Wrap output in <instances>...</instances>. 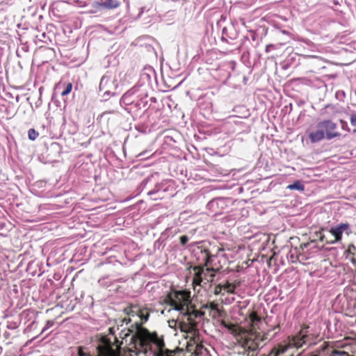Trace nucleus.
<instances>
[{"instance_id": "a211bd4d", "label": "nucleus", "mask_w": 356, "mask_h": 356, "mask_svg": "<svg viewBox=\"0 0 356 356\" xmlns=\"http://www.w3.org/2000/svg\"><path fill=\"white\" fill-rule=\"evenodd\" d=\"M28 136L30 140H35L38 136V133L34 129H30L28 131Z\"/></svg>"}, {"instance_id": "20e7f679", "label": "nucleus", "mask_w": 356, "mask_h": 356, "mask_svg": "<svg viewBox=\"0 0 356 356\" xmlns=\"http://www.w3.org/2000/svg\"><path fill=\"white\" fill-rule=\"evenodd\" d=\"M329 233L332 236L333 238L330 241H326V243L335 244L341 241L343 233L349 236L352 233V231L350 225L348 223H340L332 227L329 230Z\"/></svg>"}, {"instance_id": "9b49d317", "label": "nucleus", "mask_w": 356, "mask_h": 356, "mask_svg": "<svg viewBox=\"0 0 356 356\" xmlns=\"http://www.w3.org/2000/svg\"><path fill=\"white\" fill-rule=\"evenodd\" d=\"M309 138L312 143L319 142L325 138L323 128L319 127V122L317 124V130L311 131Z\"/></svg>"}, {"instance_id": "bb28decb", "label": "nucleus", "mask_w": 356, "mask_h": 356, "mask_svg": "<svg viewBox=\"0 0 356 356\" xmlns=\"http://www.w3.org/2000/svg\"><path fill=\"white\" fill-rule=\"evenodd\" d=\"M271 47H273V44H268L266 47V52H269L270 51V48Z\"/></svg>"}, {"instance_id": "c85d7f7f", "label": "nucleus", "mask_w": 356, "mask_h": 356, "mask_svg": "<svg viewBox=\"0 0 356 356\" xmlns=\"http://www.w3.org/2000/svg\"><path fill=\"white\" fill-rule=\"evenodd\" d=\"M8 327L10 328V329H15V328L17 327V325H13H13H8Z\"/></svg>"}, {"instance_id": "0eeeda50", "label": "nucleus", "mask_w": 356, "mask_h": 356, "mask_svg": "<svg viewBox=\"0 0 356 356\" xmlns=\"http://www.w3.org/2000/svg\"><path fill=\"white\" fill-rule=\"evenodd\" d=\"M221 325L224 327L227 328L232 334L237 337L238 339H244L245 340V346H248L249 348H251L250 346L248 345L249 341L246 340L248 331L245 329L236 326L232 323H227L225 321H222Z\"/></svg>"}, {"instance_id": "f3484780", "label": "nucleus", "mask_w": 356, "mask_h": 356, "mask_svg": "<svg viewBox=\"0 0 356 356\" xmlns=\"http://www.w3.org/2000/svg\"><path fill=\"white\" fill-rule=\"evenodd\" d=\"M219 286L222 287V289L225 290L227 293H234L235 286L229 282H227L226 284H222V285L220 284Z\"/></svg>"}, {"instance_id": "dca6fc26", "label": "nucleus", "mask_w": 356, "mask_h": 356, "mask_svg": "<svg viewBox=\"0 0 356 356\" xmlns=\"http://www.w3.org/2000/svg\"><path fill=\"white\" fill-rule=\"evenodd\" d=\"M286 348L287 347L286 346H279L278 347L273 348L270 351L269 355L280 356V355L283 354L286 351Z\"/></svg>"}, {"instance_id": "cd10ccee", "label": "nucleus", "mask_w": 356, "mask_h": 356, "mask_svg": "<svg viewBox=\"0 0 356 356\" xmlns=\"http://www.w3.org/2000/svg\"><path fill=\"white\" fill-rule=\"evenodd\" d=\"M131 321V319L129 318H124L123 319V322H124L126 324H128V323H129Z\"/></svg>"}, {"instance_id": "9d476101", "label": "nucleus", "mask_w": 356, "mask_h": 356, "mask_svg": "<svg viewBox=\"0 0 356 356\" xmlns=\"http://www.w3.org/2000/svg\"><path fill=\"white\" fill-rule=\"evenodd\" d=\"M169 326L175 330L179 329L183 332L188 333V327L184 319L178 318L177 320L168 321Z\"/></svg>"}, {"instance_id": "473e14b6", "label": "nucleus", "mask_w": 356, "mask_h": 356, "mask_svg": "<svg viewBox=\"0 0 356 356\" xmlns=\"http://www.w3.org/2000/svg\"><path fill=\"white\" fill-rule=\"evenodd\" d=\"M169 356H171V353H170V355Z\"/></svg>"}, {"instance_id": "5701e85b", "label": "nucleus", "mask_w": 356, "mask_h": 356, "mask_svg": "<svg viewBox=\"0 0 356 356\" xmlns=\"http://www.w3.org/2000/svg\"><path fill=\"white\" fill-rule=\"evenodd\" d=\"M188 241V238L187 236H181L180 237V243L181 245H185Z\"/></svg>"}, {"instance_id": "ddd939ff", "label": "nucleus", "mask_w": 356, "mask_h": 356, "mask_svg": "<svg viewBox=\"0 0 356 356\" xmlns=\"http://www.w3.org/2000/svg\"><path fill=\"white\" fill-rule=\"evenodd\" d=\"M99 5L107 9H114L120 6V2L118 0H101Z\"/></svg>"}, {"instance_id": "f257e3e1", "label": "nucleus", "mask_w": 356, "mask_h": 356, "mask_svg": "<svg viewBox=\"0 0 356 356\" xmlns=\"http://www.w3.org/2000/svg\"><path fill=\"white\" fill-rule=\"evenodd\" d=\"M191 296L186 291H174L170 293L165 298V303L169 307L168 312L177 311L179 315L186 318V324L188 327V333L193 335L196 333L197 322L195 319L203 315V313L197 310H191Z\"/></svg>"}, {"instance_id": "f03ea898", "label": "nucleus", "mask_w": 356, "mask_h": 356, "mask_svg": "<svg viewBox=\"0 0 356 356\" xmlns=\"http://www.w3.org/2000/svg\"><path fill=\"white\" fill-rule=\"evenodd\" d=\"M136 335L144 355L149 352L154 356L170 355V353L165 348L163 339L156 333H150L147 330L140 329L138 330Z\"/></svg>"}, {"instance_id": "f8f14e48", "label": "nucleus", "mask_w": 356, "mask_h": 356, "mask_svg": "<svg viewBox=\"0 0 356 356\" xmlns=\"http://www.w3.org/2000/svg\"><path fill=\"white\" fill-rule=\"evenodd\" d=\"M203 308L209 309L213 312V317H221L222 316V311L218 308L216 303L213 302H209L203 306Z\"/></svg>"}, {"instance_id": "423d86ee", "label": "nucleus", "mask_w": 356, "mask_h": 356, "mask_svg": "<svg viewBox=\"0 0 356 356\" xmlns=\"http://www.w3.org/2000/svg\"><path fill=\"white\" fill-rule=\"evenodd\" d=\"M102 342L103 344L97 347L99 356H120L118 345L113 344L105 339Z\"/></svg>"}, {"instance_id": "6ab92c4d", "label": "nucleus", "mask_w": 356, "mask_h": 356, "mask_svg": "<svg viewBox=\"0 0 356 356\" xmlns=\"http://www.w3.org/2000/svg\"><path fill=\"white\" fill-rule=\"evenodd\" d=\"M72 89V84L71 83H68L65 89L61 92L62 96H65L70 93Z\"/></svg>"}, {"instance_id": "7ed1b4c3", "label": "nucleus", "mask_w": 356, "mask_h": 356, "mask_svg": "<svg viewBox=\"0 0 356 356\" xmlns=\"http://www.w3.org/2000/svg\"><path fill=\"white\" fill-rule=\"evenodd\" d=\"M194 270L195 271L193 277V283L196 285H201L202 283L207 284L211 282L215 277L213 268H206L204 269L200 267H195Z\"/></svg>"}, {"instance_id": "4be33fe9", "label": "nucleus", "mask_w": 356, "mask_h": 356, "mask_svg": "<svg viewBox=\"0 0 356 356\" xmlns=\"http://www.w3.org/2000/svg\"><path fill=\"white\" fill-rule=\"evenodd\" d=\"M350 123L353 127H356V114L350 115Z\"/></svg>"}, {"instance_id": "7c9ffc66", "label": "nucleus", "mask_w": 356, "mask_h": 356, "mask_svg": "<svg viewBox=\"0 0 356 356\" xmlns=\"http://www.w3.org/2000/svg\"><path fill=\"white\" fill-rule=\"evenodd\" d=\"M283 33H284V34H286V31H283Z\"/></svg>"}, {"instance_id": "6e6552de", "label": "nucleus", "mask_w": 356, "mask_h": 356, "mask_svg": "<svg viewBox=\"0 0 356 356\" xmlns=\"http://www.w3.org/2000/svg\"><path fill=\"white\" fill-rule=\"evenodd\" d=\"M319 127L323 128L325 136L327 140L340 136V134L335 131L337 124L331 120H327L320 122Z\"/></svg>"}, {"instance_id": "c756f323", "label": "nucleus", "mask_w": 356, "mask_h": 356, "mask_svg": "<svg viewBox=\"0 0 356 356\" xmlns=\"http://www.w3.org/2000/svg\"><path fill=\"white\" fill-rule=\"evenodd\" d=\"M325 236H321V240L322 241H324V239H325Z\"/></svg>"}, {"instance_id": "412c9836", "label": "nucleus", "mask_w": 356, "mask_h": 356, "mask_svg": "<svg viewBox=\"0 0 356 356\" xmlns=\"http://www.w3.org/2000/svg\"><path fill=\"white\" fill-rule=\"evenodd\" d=\"M78 356H90V355L83 351V347H79Z\"/></svg>"}, {"instance_id": "a878e982", "label": "nucleus", "mask_w": 356, "mask_h": 356, "mask_svg": "<svg viewBox=\"0 0 356 356\" xmlns=\"http://www.w3.org/2000/svg\"><path fill=\"white\" fill-rule=\"evenodd\" d=\"M221 289H222V287H220L219 285H218V286L216 287L214 293L216 295L219 294L220 293Z\"/></svg>"}, {"instance_id": "2eb2a0df", "label": "nucleus", "mask_w": 356, "mask_h": 356, "mask_svg": "<svg viewBox=\"0 0 356 356\" xmlns=\"http://www.w3.org/2000/svg\"><path fill=\"white\" fill-rule=\"evenodd\" d=\"M287 188L289 190H296L298 191H303L305 190V186L302 183L301 181L297 180L294 181L293 184L289 185Z\"/></svg>"}, {"instance_id": "39448f33", "label": "nucleus", "mask_w": 356, "mask_h": 356, "mask_svg": "<svg viewBox=\"0 0 356 356\" xmlns=\"http://www.w3.org/2000/svg\"><path fill=\"white\" fill-rule=\"evenodd\" d=\"M117 87L116 81L107 75L104 76L100 81L99 90L103 92L104 97L113 95Z\"/></svg>"}, {"instance_id": "1a4fd4ad", "label": "nucleus", "mask_w": 356, "mask_h": 356, "mask_svg": "<svg viewBox=\"0 0 356 356\" xmlns=\"http://www.w3.org/2000/svg\"><path fill=\"white\" fill-rule=\"evenodd\" d=\"M306 334L300 332L298 335L293 337L289 340L288 347L299 348L305 343Z\"/></svg>"}, {"instance_id": "2f4dec72", "label": "nucleus", "mask_w": 356, "mask_h": 356, "mask_svg": "<svg viewBox=\"0 0 356 356\" xmlns=\"http://www.w3.org/2000/svg\"><path fill=\"white\" fill-rule=\"evenodd\" d=\"M353 131H354L355 133H356V129H355Z\"/></svg>"}, {"instance_id": "aec40b11", "label": "nucleus", "mask_w": 356, "mask_h": 356, "mask_svg": "<svg viewBox=\"0 0 356 356\" xmlns=\"http://www.w3.org/2000/svg\"><path fill=\"white\" fill-rule=\"evenodd\" d=\"M54 324L53 321H47L44 327L42 330L41 334L44 333L47 330L52 327Z\"/></svg>"}, {"instance_id": "393cba45", "label": "nucleus", "mask_w": 356, "mask_h": 356, "mask_svg": "<svg viewBox=\"0 0 356 356\" xmlns=\"http://www.w3.org/2000/svg\"><path fill=\"white\" fill-rule=\"evenodd\" d=\"M77 1H80L82 6H86L90 3V0H77Z\"/></svg>"}, {"instance_id": "b1692460", "label": "nucleus", "mask_w": 356, "mask_h": 356, "mask_svg": "<svg viewBox=\"0 0 356 356\" xmlns=\"http://www.w3.org/2000/svg\"><path fill=\"white\" fill-rule=\"evenodd\" d=\"M250 317L252 322H254L256 321H259V318L255 314H251Z\"/></svg>"}, {"instance_id": "4468645a", "label": "nucleus", "mask_w": 356, "mask_h": 356, "mask_svg": "<svg viewBox=\"0 0 356 356\" xmlns=\"http://www.w3.org/2000/svg\"><path fill=\"white\" fill-rule=\"evenodd\" d=\"M138 90V88L134 87L129 90L128 92H127L125 94L123 95L122 97V100L126 103V104H131L132 102V100L131 99V97L135 94V92Z\"/></svg>"}]
</instances>
